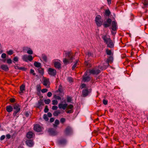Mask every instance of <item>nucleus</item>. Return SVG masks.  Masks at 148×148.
<instances>
[{"mask_svg": "<svg viewBox=\"0 0 148 148\" xmlns=\"http://www.w3.org/2000/svg\"><path fill=\"white\" fill-rule=\"evenodd\" d=\"M1 57L3 58H5L6 57V54L5 53H3L1 56Z\"/></svg>", "mask_w": 148, "mask_h": 148, "instance_id": "54", "label": "nucleus"}, {"mask_svg": "<svg viewBox=\"0 0 148 148\" xmlns=\"http://www.w3.org/2000/svg\"><path fill=\"white\" fill-rule=\"evenodd\" d=\"M13 108L15 111L13 112V116H15L16 114L21 110L20 106L18 104L16 103L14 105Z\"/></svg>", "mask_w": 148, "mask_h": 148, "instance_id": "5", "label": "nucleus"}, {"mask_svg": "<svg viewBox=\"0 0 148 148\" xmlns=\"http://www.w3.org/2000/svg\"><path fill=\"white\" fill-rule=\"evenodd\" d=\"M67 104L65 103L64 104H63L62 103H60L58 105V107L60 109H62L64 110L67 107Z\"/></svg>", "mask_w": 148, "mask_h": 148, "instance_id": "17", "label": "nucleus"}, {"mask_svg": "<svg viewBox=\"0 0 148 148\" xmlns=\"http://www.w3.org/2000/svg\"><path fill=\"white\" fill-rule=\"evenodd\" d=\"M27 53L29 54H33V51L31 50H29L27 51Z\"/></svg>", "mask_w": 148, "mask_h": 148, "instance_id": "52", "label": "nucleus"}, {"mask_svg": "<svg viewBox=\"0 0 148 148\" xmlns=\"http://www.w3.org/2000/svg\"><path fill=\"white\" fill-rule=\"evenodd\" d=\"M36 107L38 108H40L42 106H43L44 103L42 100H40L38 101V103L36 104Z\"/></svg>", "mask_w": 148, "mask_h": 148, "instance_id": "15", "label": "nucleus"}, {"mask_svg": "<svg viewBox=\"0 0 148 148\" xmlns=\"http://www.w3.org/2000/svg\"><path fill=\"white\" fill-rule=\"evenodd\" d=\"M106 52L107 55L111 56L112 55V53L111 50L107 49L106 50Z\"/></svg>", "mask_w": 148, "mask_h": 148, "instance_id": "31", "label": "nucleus"}, {"mask_svg": "<svg viewBox=\"0 0 148 148\" xmlns=\"http://www.w3.org/2000/svg\"><path fill=\"white\" fill-rule=\"evenodd\" d=\"M52 95V94L51 92H48L47 94V96L49 97H51Z\"/></svg>", "mask_w": 148, "mask_h": 148, "instance_id": "60", "label": "nucleus"}, {"mask_svg": "<svg viewBox=\"0 0 148 148\" xmlns=\"http://www.w3.org/2000/svg\"><path fill=\"white\" fill-rule=\"evenodd\" d=\"M44 119L46 121H47L49 120V118H48L47 115L46 114H44L43 116Z\"/></svg>", "mask_w": 148, "mask_h": 148, "instance_id": "38", "label": "nucleus"}, {"mask_svg": "<svg viewBox=\"0 0 148 148\" xmlns=\"http://www.w3.org/2000/svg\"><path fill=\"white\" fill-rule=\"evenodd\" d=\"M106 44L107 45L108 47L113 48L114 47V44L111 39L107 42V43Z\"/></svg>", "mask_w": 148, "mask_h": 148, "instance_id": "14", "label": "nucleus"}, {"mask_svg": "<svg viewBox=\"0 0 148 148\" xmlns=\"http://www.w3.org/2000/svg\"><path fill=\"white\" fill-rule=\"evenodd\" d=\"M63 54L64 56L67 58H64L63 60V62L64 64L66 65L69 62H72L73 59V55L72 53L69 51H64Z\"/></svg>", "mask_w": 148, "mask_h": 148, "instance_id": "1", "label": "nucleus"}, {"mask_svg": "<svg viewBox=\"0 0 148 148\" xmlns=\"http://www.w3.org/2000/svg\"><path fill=\"white\" fill-rule=\"evenodd\" d=\"M93 56V53L91 52H88L86 54V57H92Z\"/></svg>", "mask_w": 148, "mask_h": 148, "instance_id": "33", "label": "nucleus"}, {"mask_svg": "<svg viewBox=\"0 0 148 148\" xmlns=\"http://www.w3.org/2000/svg\"><path fill=\"white\" fill-rule=\"evenodd\" d=\"M48 132L49 134L51 136H56L58 134V132L53 128H50L49 129Z\"/></svg>", "mask_w": 148, "mask_h": 148, "instance_id": "9", "label": "nucleus"}, {"mask_svg": "<svg viewBox=\"0 0 148 148\" xmlns=\"http://www.w3.org/2000/svg\"><path fill=\"white\" fill-rule=\"evenodd\" d=\"M25 143L29 147H32L34 145L33 141L31 140H27Z\"/></svg>", "mask_w": 148, "mask_h": 148, "instance_id": "16", "label": "nucleus"}, {"mask_svg": "<svg viewBox=\"0 0 148 148\" xmlns=\"http://www.w3.org/2000/svg\"><path fill=\"white\" fill-rule=\"evenodd\" d=\"M6 109L7 112H10L12 111L13 108L11 106L9 105L6 106Z\"/></svg>", "mask_w": 148, "mask_h": 148, "instance_id": "22", "label": "nucleus"}, {"mask_svg": "<svg viewBox=\"0 0 148 148\" xmlns=\"http://www.w3.org/2000/svg\"><path fill=\"white\" fill-rule=\"evenodd\" d=\"M66 112L67 113H71L73 112V110L71 109L66 111Z\"/></svg>", "mask_w": 148, "mask_h": 148, "instance_id": "49", "label": "nucleus"}, {"mask_svg": "<svg viewBox=\"0 0 148 148\" xmlns=\"http://www.w3.org/2000/svg\"><path fill=\"white\" fill-rule=\"evenodd\" d=\"M58 109V107L57 106H52V109L53 110H57Z\"/></svg>", "mask_w": 148, "mask_h": 148, "instance_id": "57", "label": "nucleus"}, {"mask_svg": "<svg viewBox=\"0 0 148 148\" xmlns=\"http://www.w3.org/2000/svg\"><path fill=\"white\" fill-rule=\"evenodd\" d=\"M48 111H49V109L48 108L47 106H45V109L44 110V111L45 112L47 113Z\"/></svg>", "mask_w": 148, "mask_h": 148, "instance_id": "44", "label": "nucleus"}, {"mask_svg": "<svg viewBox=\"0 0 148 148\" xmlns=\"http://www.w3.org/2000/svg\"><path fill=\"white\" fill-rule=\"evenodd\" d=\"M7 53L9 55H11L13 54V52L12 50H10L7 51Z\"/></svg>", "mask_w": 148, "mask_h": 148, "instance_id": "43", "label": "nucleus"}, {"mask_svg": "<svg viewBox=\"0 0 148 148\" xmlns=\"http://www.w3.org/2000/svg\"><path fill=\"white\" fill-rule=\"evenodd\" d=\"M52 104L53 105H56L58 104V101L56 99L52 100Z\"/></svg>", "mask_w": 148, "mask_h": 148, "instance_id": "41", "label": "nucleus"}, {"mask_svg": "<svg viewBox=\"0 0 148 148\" xmlns=\"http://www.w3.org/2000/svg\"><path fill=\"white\" fill-rule=\"evenodd\" d=\"M66 141L65 139H62L59 140L58 141V143L60 145H65L66 144Z\"/></svg>", "mask_w": 148, "mask_h": 148, "instance_id": "18", "label": "nucleus"}, {"mask_svg": "<svg viewBox=\"0 0 148 148\" xmlns=\"http://www.w3.org/2000/svg\"><path fill=\"white\" fill-rule=\"evenodd\" d=\"M112 23V29L113 31H115L117 29V24L115 21H112L110 18H108L103 24L104 27L105 28L109 27Z\"/></svg>", "mask_w": 148, "mask_h": 148, "instance_id": "2", "label": "nucleus"}, {"mask_svg": "<svg viewBox=\"0 0 148 148\" xmlns=\"http://www.w3.org/2000/svg\"><path fill=\"white\" fill-rule=\"evenodd\" d=\"M34 130L37 132H40L41 131L42 128L39 125L37 124L34 126Z\"/></svg>", "mask_w": 148, "mask_h": 148, "instance_id": "13", "label": "nucleus"}, {"mask_svg": "<svg viewBox=\"0 0 148 148\" xmlns=\"http://www.w3.org/2000/svg\"><path fill=\"white\" fill-rule=\"evenodd\" d=\"M83 81L84 82H87L89 81L90 80V78L88 75L87 76V73L86 72L83 76Z\"/></svg>", "mask_w": 148, "mask_h": 148, "instance_id": "10", "label": "nucleus"}, {"mask_svg": "<svg viewBox=\"0 0 148 148\" xmlns=\"http://www.w3.org/2000/svg\"><path fill=\"white\" fill-rule=\"evenodd\" d=\"M10 101L11 103H14L15 101V99L13 98H10Z\"/></svg>", "mask_w": 148, "mask_h": 148, "instance_id": "55", "label": "nucleus"}, {"mask_svg": "<svg viewBox=\"0 0 148 148\" xmlns=\"http://www.w3.org/2000/svg\"><path fill=\"white\" fill-rule=\"evenodd\" d=\"M30 73H32L33 75H36V73H34V70L33 69H31L30 71Z\"/></svg>", "mask_w": 148, "mask_h": 148, "instance_id": "48", "label": "nucleus"}, {"mask_svg": "<svg viewBox=\"0 0 148 148\" xmlns=\"http://www.w3.org/2000/svg\"><path fill=\"white\" fill-rule=\"evenodd\" d=\"M68 80L69 82H70L73 81V79L71 77H69L68 78Z\"/></svg>", "mask_w": 148, "mask_h": 148, "instance_id": "59", "label": "nucleus"}, {"mask_svg": "<svg viewBox=\"0 0 148 148\" xmlns=\"http://www.w3.org/2000/svg\"><path fill=\"white\" fill-rule=\"evenodd\" d=\"M101 17L100 15H97L95 18V21L98 27H101L102 24V22L101 21Z\"/></svg>", "mask_w": 148, "mask_h": 148, "instance_id": "4", "label": "nucleus"}, {"mask_svg": "<svg viewBox=\"0 0 148 148\" xmlns=\"http://www.w3.org/2000/svg\"><path fill=\"white\" fill-rule=\"evenodd\" d=\"M67 99L68 102H71V98L69 96H67Z\"/></svg>", "mask_w": 148, "mask_h": 148, "instance_id": "46", "label": "nucleus"}, {"mask_svg": "<svg viewBox=\"0 0 148 148\" xmlns=\"http://www.w3.org/2000/svg\"><path fill=\"white\" fill-rule=\"evenodd\" d=\"M60 113V112L59 110L55 111L53 112V114L55 116H57Z\"/></svg>", "mask_w": 148, "mask_h": 148, "instance_id": "25", "label": "nucleus"}, {"mask_svg": "<svg viewBox=\"0 0 148 148\" xmlns=\"http://www.w3.org/2000/svg\"><path fill=\"white\" fill-rule=\"evenodd\" d=\"M27 56H28L27 55H24L22 56V59L23 61L27 62Z\"/></svg>", "mask_w": 148, "mask_h": 148, "instance_id": "29", "label": "nucleus"}, {"mask_svg": "<svg viewBox=\"0 0 148 148\" xmlns=\"http://www.w3.org/2000/svg\"><path fill=\"white\" fill-rule=\"evenodd\" d=\"M78 62V61L76 60L75 62V63L74 64L73 66L72 67V70H74V69H75V68L77 66V63Z\"/></svg>", "mask_w": 148, "mask_h": 148, "instance_id": "39", "label": "nucleus"}, {"mask_svg": "<svg viewBox=\"0 0 148 148\" xmlns=\"http://www.w3.org/2000/svg\"><path fill=\"white\" fill-rule=\"evenodd\" d=\"M7 63L8 64H10L12 63V61L10 59H9L7 60Z\"/></svg>", "mask_w": 148, "mask_h": 148, "instance_id": "58", "label": "nucleus"}, {"mask_svg": "<svg viewBox=\"0 0 148 148\" xmlns=\"http://www.w3.org/2000/svg\"><path fill=\"white\" fill-rule=\"evenodd\" d=\"M44 101L46 104H49L51 100L50 99H45Z\"/></svg>", "mask_w": 148, "mask_h": 148, "instance_id": "37", "label": "nucleus"}, {"mask_svg": "<svg viewBox=\"0 0 148 148\" xmlns=\"http://www.w3.org/2000/svg\"><path fill=\"white\" fill-rule=\"evenodd\" d=\"M25 86L24 85L22 84V85L20 87V90L21 91V92H19L20 93H23V91L25 90Z\"/></svg>", "mask_w": 148, "mask_h": 148, "instance_id": "26", "label": "nucleus"}, {"mask_svg": "<svg viewBox=\"0 0 148 148\" xmlns=\"http://www.w3.org/2000/svg\"><path fill=\"white\" fill-rule=\"evenodd\" d=\"M33 133L31 132H28L26 136L28 138H31L33 136Z\"/></svg>", "mask_w": 148, "mask_h": 148, "instance_id": "24", "label": "nucleus"}, {"mask_svg": "<svg viewBox=\"0 0 148 148\" xmlns=\"http://www.w3.org/2000/svg\"><path fill=\"white\" fill-rule=\"evenodd\" d=\"M47 116L49 117H51L52 116V114L51 112H49L47 113Z\"/></svg>", "mask_w": 148, "mask_h": 148, "instance_id": "64", "label": "nucleus"}, {"mask_svg": "<svg viewBox=\"0 0 148 148\" xmlns=\"http://www.w3.org/2000/svg\"><path fill=\"white\" fill-rule=\"evenodd\" d=\"M65 120H66L65 118H62L60 119V121L62 123H63L65 121Z\"/></svg>", "mask_w": 148, "mask_h": 148, "instance_id": "50", "label": "nucleus"}, {"mask_svg": "<svg viewBox=\"0 0 148 148\" xmlns=\"http://www.w3.org/2000/svg\"><path fill=\"white\" fill-rule=\"evenodd\" d=\"M54 65L56 68L59 69L61 68V64L59 62H55L54 63Z\"/></svg>", "mask_w": 148, "mask_h": 148, "instance_id": "20", "label": "nucleus"}, {"mask_svg": "<svg viewBox=\"0 0 148 148\" xmlns=\"http://www.w3.org/2000/svg\"><path fill=\"white\" fill-rule=\"evenodd\" d=\"M53 97L54 99L58 100H60L61 99V98L60 96H57L56 95H55L53 96Z\"/></svg>", "mask_w": 148, "mask_h": 148, "instance_id": "40", "label": "nucleus"}, {"mask_svg": "<svg viewBox=\"0 0 148 148\" xmlns=\"http://www.w3.org/2000/svg\"><path fill=\"white\" fill-rule=\"evenodd\" d=\"M101 38L106 43H107V42L111 39L109 36L107 34L103 35Z\"/></svg>", "mask_w": 148, "mask_h": 148, "instance_id": "12", "label": "nucleus"}, {"mask_svg": "<svg viewBox=\"0 0 148 148\" xmlns=\"http://www.w3.org/2000/svg\"><path fill=\"white\" fill-rule=\"evenodd\" d=\"M73 132L72 129L71 127L69 126H67L64 131V133L66 135H68L71 134Z\"/></svg>", "mask_w": 148, "mask_h": 148, "instance_id": "8", "label": "nucleus"}, {"mask_svg": "<svg viewBox=\"0 0 148 148\" xmlns=\"http://www.w3.org/2000/svg\"><path fill=\"white\" fill-rule=\"evenodd\" d=\"M49 83V80L48 79H44L43 82V84L44 86H46Z\"/></svg>", "mask_w": 148, "mask_h": 148, "instance_id": "23", "label": "nucleus"}, {"mask_svg": "<svg viewBox=\"0 0 148 148\" xmlns=\"http://www.w3.org/2000/svg\"><path fill=\"white\" fill-rule=\"evenodd\" d=\"M81 87L82 88H85V89L87 88L86 87V85L84 84H83L81 85Z\"/></svg>", "mask_w": 148, "mask_h": 148, "instance_id": "61", "label": "nucleus"}, {"mask_svg": "<svg viewBox=\"0 0 148 148\" xmlns=\"http://www.w3.org/2000/svg\"><path fill=\"white\" fill-rule=\"evenodd\" d=\"M68 109L73 110V106L72 104H70L67 107Z\"/></svg>", "mask_w": 148, "mask_h": 148, "instance_id": "42", "label": "nucleus"}, {"mask_svg": "<svg viewBox=\"0 0 148 148\" xmlns=\"http://www.w3.org/2000/svg\"><path fill=\"white\" fill-rule=\"evenodd\" d=\"M29 112H26L25 114V115L26 117H28L29 116Z\"/></svg>", "mask_w": 148, "mask_h": 148, "instance_id": "62", "label": "nucleus"}, {"mask_svg": "<svg viewBox=\"0 0 148 148\" xmlns=\"http://www.w3.org/2000/svg\"><path fill=\"white\" fill-rule=\"evenodd\" d=\"M91 91L92 89L91 88L88 89V88L83 89L82 92V97H85L87 96L91 92Z\"/></svg>", "mask_w": 148, "mask_h": 148, "instance_id": "6", "label": "nucleus"}, {"mask_svg": "<svg viewBox=\"0 0 148 148\" xmlns=\"http://www.w3.org/2000/svg\"><path fill=\"white\" fill-rule=\"evenodd\" d=\"M42 59L45 62H46L47 60V57L45 55H42Z\"/></svg>", "mask_w": 148, "mask_h": 148, "instance_id": "36", "label": "nucleus"}, {"mask_svg": "<svg viewBox=\"0 0 148 148\" xmlns=\"http://www.w3.org/2000/svg\"><path fill=\"white\" fill-rule=\"evenodd\" d=\"M18 58L17 57H14L13 58V62L15 63V62H18Z\"/></svg>", "mask_w": 148, "mask_h": 148, "instance_id": "45", "label": "nucleus"}, {"mask_svg": "<svg viewBox=\"0 0 148 148\" xmlns=\"http://www.w3.org/2000/svg\"><path fill=\"white\" fill-rule=\"evenodd\" d=\"M110 12L109 9L105 10V14L106 16H108L110 15Z\"/></svg>", "mask_w": 148, "mask_h": 148, "instance_id": "30", "label": "nucleus"}, {"mask_svg": "<svg viewBox=\"0 0 148 148\" xmlns=\"http://www.w3.org/2000/svg\"><path fill=\"white\" fill-rule=\"evenodd\" d=\"M38 71L39 73L42 75L44 74V69L42 68H39L38 69Z\"/></svg>", "mask_w": 148, "mask_h": 148, "instance_id": "28", "label": "nucleus"}, {"mask_svg": "<svg viewBox=\"0 0 148 148\" xmlns=\"http://www.w3.org/2000/svg\"><path fill=\"white\" fill-rule=\"evenodd\" d=\"M59 124V121L58 119H56L55 121V124H53V126L55 127H56L57 126V125Z\"/></svg>", "mask_w": 148, "mask_h": 148, "instance_id": "34", "label": "nucleus"}, {"mask_svg": "<svg viewBox=\"0 0 148 148\" xmlns=\"http://www.w3.org/2000/svg\"><path fill=\"white\" fill-rule=\"evenodd\" d=\"M47 91L48 89L46 88L43 89L41 90V92L43 93H45L47 92Z\"/></svg>", "mask_w": 148, "mask_h": 148, "instance_id": "47", "label": "nucleus"}, {"mask_svg": "<svg viewBox=\"0 0 148 148\" xmlns=\"http://www.w3.org/2000/svg\"><path fill=\"white\" fill-rule=\"evenodd\" d=\"M0 68L6 71H8L9 70V68L6 65L3 64L1 65Z\"/></svg>", "mask_w": 148, "mask_h": 148, "instance_id": "19", "label": "nucleus"}, {"mask_svg": "<svg viewBox=\"0 0 148 148\" xmlns=\"http://www.w3.org/2000/svg\"><path fill=\"white\" fill-rule=\"evenodd\" d=\"M108 101L107 100H106L104 99H103V103L105 105H107L108 103Z\"/></svg>", "mask_w": 148, "mask_h": 148, "instance_id": "51", "label": "nucleus"}, {"mask_svg": "<svg viewBox=\"0 0 148 148\" xmlns=\"http://www.w3.org/2000/svg\"><path fill=\"white\" fill-rule=\"evenodd\" d=\"M144 6L143 8H147L148 6V1H145L143 3Z\"/></svg>", "mask_w": 148, "mask_h": 148, "instance_id": "32", "label": "nucleus"}, {"mask_svg": "<svg viewBox=\"0 0 148 148\" xmlns=\"http://www.w3.org/2000/svg\"><path fill=\"white\" fill-rule=\"evenodd\" d=\"M56 92H59L60 94H59V95L60 96H62L63 95L64 93L63 92L62 87L61 84L59 85L58 89V90L56 91Z\"/></svg>", "mask_w": 148, "mask_h": 148, "instance_id": "11", "label": "nucleus"}, {"mask_svg": "<svg viewBox=\"0 0 148 148\" xmlns=\"http://www.w3.org/2000/svg\"><path fill=\"white\" fill-rule=\"evenodd\" d=\"M48 73L49 75L52 76H55L57 73L56 70L51 68H49L48 69Z\"/></svg>", "mask_w": 148, "mask_h": 148, "instance_id": "7", "label": "nucleus"}, {"mask_svg": "<svg viewBox=\"0 0 148 148\" xmlns=\"http://www.w3.org/2000/svg\"><path fill=\"white\" fill-rule=\"evenodd\" d=\"M106 67L104 68L101 65L91 70H90L89 72L90 73L93 75H97L101 71L99 69L103 70L106 69Z\"/></svg>", "mask_w": 148, "mask_h": 148, "instance_id": "3", "label": "nucleus"}, {"mask_svg": "<svg viewBox=\"0 0 148 148\" xmlns=\"http://www.w3.org/2000/svg\"><path fill=\"white\" fill-rule=\"evenodd\" d=\"M6 137L8 139H10L11 137V135L10 134H7L6 135Z\"/></svg>", "mask_w": 148, "mask_h": 148, "instance_id": "63", "label": "nucleus"}, {"mask_svg": "<svg viewBox=\"0 0 148 148\" xmlns=\"http://www.w3.org/2000/svg\"><path fill=\"white\" fill-rule=\"evenodd\" d=\"M37 90L38 91H40L41 90V86L40 85H38L37 86Z\"/></svg>", "mask_w": 148, "mask_h": 148, "instance_id": "53", "label": "nucleus"}, {"mask_svg": "<svg viewBox=\"0 0 148 148\" xmlns=\"http://www.w3.org/2000/svg\"><path fill=\"white\" fill-rule=\"evenodd\" d=\"M27 57V61L29 60L31 62L33 60V58L32 56L29 55Z\"/></svg>", "mask_w": 148, "mask_h": 148, "instance_id": "35", "label": "nucleus"}, {"mask_svg": "<svg viewBox=\"0 0 148 148\" xmlns=\"http://www.w3.org/2000/svg\"><path fill=\"white\" fill-rule=\"evenodd\" d=\"M34 66L36 67H40L41 66V64L40 63L35 62L34 63Z\"/></svg>", "mask_w": 148, "mask_h": 148, "instance_id": "27", "label": "nucleus"}, {"mask_svg": "<svg viewBox=\"0 0 148 148\" xmlns=\"http://www.w3.org/2000/svg\"><path fill=\"white\" fill-rule=\"evenodd\" d=\"M113 60V57L112 56H109L107 59V64L109 65V63H111L112 62Z\"/></svg>", "mask_w": 148, "mask_h": 148, "instance_id": "21", "label": "nucleus"}, {"mask_svg": "<svg viewBox=\"0 0 148 148\" xmlns=\"http://www.w3.org/2000/svg\"><path fill=\"white\" fill-rule=\"evenodd\" d=\"M5 138V136L4 135H2V136H1V137H0V140H3Z\"/></svg>", "mask_w": 148, "mask_h": 148, "instance_id": "56", "label": "nucleus"}]
</instances>
